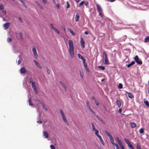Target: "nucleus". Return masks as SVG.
<instances>
[{
	"label": "nucleus",
	"instance_id": "nucleus-1",
	"mask_svg": "<svg viewBox=\"0 0 149 149\" xmlns=\"http://www.w3.org/2000/svg\"><path fill=\"white\" fill-rule=\"evenodd\" d=\"M68 44L69 46V52L72 58H73L74 56V47L73 42L72 40H70L68 41Z\"/></svg>",
	"mask_w": 149,
	"mask_h": 149
},
{
	"label": "nucleus",
	"instance_id": "nucleus-2",
	"mask_svg": "<svg viewBox=\"0 0 149 149\" xmlns=\"http://www.w3.org/2000/svg\"><path fill=\"white\" fill-rule=\"evenodd\" d=\"M31 84V85L32 88H33L34 91L36 94H37L38 93V91L36 87L35 82H32Z\"/></svg>",
	"mask_w": 149,
	"mask_h": 149
},
{
	"label": "nucleus",
	"instance_id": "nucleus-3",
	"mask_svg": "<svg viewBox=\"0 0 149 149\" xmlns=\"http://www.w3.org/2000/svg\"><path fill=\"white\" fill-rule=\"evenodd\" d=\"M134 60L138 64L141 65L142 64V61L139 59V57L137 56H136L135 57Z\"/></svg>",
	"mask_w": 149,
	"mask_h": 149
},
{
	"label": "nucleus",
	"instance_id": "nucleus-4",
	"mask_svg": "<svg viewBox=\"0 0 149 149\" xmlns=\"http://www.w3.org/2000/svg\"><path fill=\"white\" fill-rule=\"evenodd\" d=\"M50 25L51 26V28L55 32L57 33V34H59L60 33V32L59 31L54 27V25L52 23H51Z\"/></svg>",
	"mask_w": 149,
	"mask_h": 149
},
{
	"label": "nucleus",
	"instance_id": "nucleus-5",
	"mask_svg": "<svg viewBox=\"0 0 149 149\" xmlns=\"http://www.w3.org/2000/svg\"><path fill=\"white\" fill-rule=\"evenodd\" d=\"M10 23L9 22L6 23L3 25V26L4 28V29L6 30L8 29L9 27Z\"/></svg>",
	"mask_w": 149,
	"mask_h": 149
},
{
	"label": "nucleus",
	"instance_id": "nucleus-6",
	"mask_svg": "<svg viewBox=\"0 0 149 149\" xmlns=\"http://www.w3.org/2000/svg\"><path fill=\"white\" fill-rule=\"evenodd\" d=\"M40 104L42 106L43 108L46 111H47V107L45 105L44 103L42 101L40 102Z\"/></svg>",
	"mask_w": 149,
	"mask_h": 149
},
{
	"label": "nucleus",
	"instance_id": "nucleus-7",
	"mask_svg": "<svg viewBox=\"0 0 149 149\" xmlns=\"http://www.w3.org/2000/svg\"><path fill=\"white\" fill-rule=\"evenodd\" d=\"M97 8V12H102V9L101 6L100 5H99L98 4H96Z\"/></svg>",
	"mask_w": 149,
	"mask_h": 149
},
{
	"label": "nucleus",
	"instance_id": "nucleus-8",
	"mask_svg": "<svg viewBox=\"0 0 149 149\" xmlns=\"http://www.w3.org/2000/svg\"><path fill=\"white\" fill-rule=\"evenodd\" d=\"M43 133V135L45 138L47 139L49 137V134L47 132L44 131Z\"/></svg>",
	"mask_w": 149,
	"mask_h": 149
},
{
	"label": "nucleus",
	"instance_id": "nucleus-9",
	"mask_svg": "<svg viewBox=\"0 0 149 149\" xmlns=\"http://www.w3.org/2000/svg\"><path fill=\"white\" fill-rule=\"evenodd\" d=\"M32 51L33 52L34 56L36 58H37L38 57V55L37 53L36 49L35 48H33V49Z\"/></svg>",
	"mask_w": 149,
	"mask_h": 149
},
{
	"label": "nucleus",
	"instance_id": "nucleus-10",
	"mask_svg": "<svg viewBox=\"0 0 149 149\" xmlns=\"http://www.w3.org/2000/svg\"><path fill=\"white\" fill-rule=\"evenodd\" d=\"M81 47L82 48H84L85 46V41L84 40H83L82 38H81Z\"/></svg>",
	"mask_w": 149,
	"mask_h": 149
},
{
	"label": "nucleus",
	"instance_id": "nucleus-11",
	"mask_svg": "<svg viewBox=\"0 0 149 149\" xmlns=\"http://www.w3.org/2000/svg\"><path fill=\"white\" fill-rule=\"evenodd\" d=\"M26 72V71L24 67L22 68L20 70V72L21 74L25 73Z\"/></svg>",
	"mask_w": 149,
	"mask_h": 149
},
{
	"label": "nucleus",
	"instance_id": "nucleus-12",
	"mask_svg": "<svg viewBox=\"0 0 149 149\" xmlns=\"http://www.w3.org/2000/svg\"><path fill=\"white\" fill-rule=\"evenodd\" d=\"M33 62L37 67L40 68H42V67L40 65V64L36 60H34Z\"/></svg>",
	"mask_w": 149,
	"mask_h": 149
},
{
	"label": "nucleus",
	"instance_id": "nucleus-13",
	"mask_svg": "<svg viewBox=\"0 0 149 149\" xmlns=\"http://www.w3.org/2000/svg\"><path fill=\"white\" fill-rule=\"evenodd\" d=\"M35 2L36 4L39 7L40 9L42 10L43 9V7L40 3L36 1H35Z\"/></svg>",
	"mask_w": 149,
	"mask_h": 149
},
{
	"label": "nucleus",
	"instance_id": "nucleus-14",
	"mask_svg": "<svg viewBox=\"0 0 149 149\" xmlns=\"http://www.w3.org/2000/svg\"><path fill=\"white\" fill-rule=\"evenodd\" d=\"M97 137L100 140V141L102 144L103 145H104V142L101 137V136L100 135H98V136H97Z\"/></svg>",
	"mask_w": 149,
	"mask_h": 149
},
{
	"label": "nucleus",
	"instance_id": "nucleus-15",
	"mask_svg": "<svg viewBox=\"0 0 149 149\" xmlns=\"http://www.w3.org/2000/svg\"><path fill=\"white\" fill-rule=\"evenodd\" d=\"M62 116V119H63V121H64V122L65 123H66L67 125H68V123L67 120L66 119L65 116H65Z\"/></svg>",
	"mask_w": 149,
	"mask_h": 149
},
{
	"label": "nucleus",
	"instance_id": "nucleus-16",
	"mask_svg": "<svg viewBox=\"0 0 149 149\" xmlns=\"http://www.w3.org/2000/svg\"><path fill=\"white\" fill-rule=\"evenodd\" d=\"M62 116V119H63V121H64V122L65 123H66L67 125H68V123L67 120L66 119L65 116H65Z\"/></svg>",
	"mask_w": 149,
	"mask_h": 149
},
{
	"label": "nucleus",
	"instance_id": "nucleus-17",
	"mask_svg": "<svg viewBox=\"0 0 149 149\" xmlns=\"http://www.w3.org/2000/svg\"><path fill=\"white\" fill-rule=\"evenodd\" d=\"M104 64L107 65H109V64L108 62V59L107 57L104 58Z\"/></svg>",
	"mask_w": 149,
	"mask_h": 149
},
{
	"label": "nucleus",
	"instance_id": "nucleus-18",
	"mask_svg": "<svg viewBox=\"0 0 149 149\" xmlns=\"http://www.w3.org/2000/svg\"><path fill=\"white\" fill-rule=\"evenodd\" d=\"M77 56L80 59H81V60L83 61V60H85V59L84 58V57L81 55L80 54H77Z\"/></svg>",
	"mask_w": 149,
	"mask_h": 149
},
{
	"label": "nucleus",
	"instance_id": "nucleus-19",
	"mask_svg": "<svg viewBox=\"0 0 149 149\" xmlns=\"http://www.w3.org/2000/svg\"><path fill=\"white\" fill-rule=\"evenodd\" d=\"M28 103L29 106H33L34 105V104L32 102L31 100V98H29V99Z\"/></svg>",
	"mask_w": 149,
	"mask_h": 149
},
{
	"label": "nucleus",
	"instance_id": "nucleus-20",
	"mask_svg": "<svg viewBox=\"0 0 149 149\" xmlns=\"http://www.w3.org/2000/svg\"><path fill=\"white\" fill-rule=\"evenodd\" d=\"M116 104L118 107H120L121 105L120 102L119 100H117L116 101Z\"/></svg>",
	"mask_w": 149,
	"mask_h": 149
},
{
	"label": "nucleus",
	"instance_id": "nucleus-21",
	"mask_svg": "<svg viewBox=\"0 0 149 149\" xmlns=\"http://www.w3.org/2000/svg\"><path fill=\"white\" fill-rule=\"evenodd\" d=\"M68 31L71 33L72 35L74 36L75 35V33L70 28H68Z\"/></svg>",
	"mask_w": 149,
	"mask_h": 149
},
{
	"label": "nucleus",
	"instance_id": "nucleus-22",
	"mask_svg": "<svg viewBox=\"0 0 149 149\" xmlns=\"http://www.w3.org/2000/svg\"><path fill=\"white\" fill-rule=\"evenodd\" d=\"M126 93L127 94L128 97L131 98L133 97L134 96L131 93L126 92Z\"/></svg>",
	"mask_w": 149,
	"mask_h": 149
},
{
	"label": "nucleus",
	"instance_id": "nucleus-23",
	"mask_svg": "<svg viewBox=\"0 0 149 149\" xmlns=\"http://www.w3.org/2000/svg\"><path fill=\"white\" fill-rule=\"evenodd\" d=\"M131 127L132 128H134L135 127H136V124L132 122L130 123Z\"/></svg>",
	"mask_w": 149,
	"mask_h": 149
},
{
	"label": "nucleus",
	"instance_id": "nucleus-24",
	"mask_svg": "<svg viewBox=\"0 0 149 149\" xmlns=\"http://www.w3.org/2000/svg\"><path fill=\"white\" fill-rule=\"evenodd\" d=\"M135 63V62L134 61H132L131 63L127 65L126 66H127V67L128 68H129L131 65H134V64Z\"/></svg>",
	"mask_w": 149,
	"mask_h": 149
},
{
	"label": "nucleus",
	"instance_id": "nucleus-25",
	"mask_svg": "<svg viewBox=\"0 0 149 149\" xmlns=\"http://www.w3.org/2000/svg\"><path fill=\"white\" fill-rule=\"evenodd\" d=\"M35 82L34 80V79L32 77L30 78L29 79V82L30 84L32 83V82Z\"/></svg>",
	"mask_w": 149,
	"mask_h": 149
},
{
	"label": "nucleus",
	"instance_id": "nucleus-26",
	"mask_svg": "<svg viewBox=\"0 0 149 149\" xmlns=\"http://www.w3.org/2000/svg\"><path fill=\"white\" fill-rule=\"evenodd\" d=\"M149 41V36H147L146 38L145 39L144 42H145L147 43V42H148Z\"/></svg>",
	"mask_w": 149,
	"mask_h": 149
},
{
	"label": "nucleus",
	"instance_id": "nucleus-27",
	"mask_svg": "<svg viewBox=\"0 0 149 149\" xmlns=\"http://www.w3.org/2000/svg\"><path fill=\"white\" fill-rule=\"evenodd\" d=\"M60 84L64 87L65 90H66V88L65 84L62 81H60Z\"/></svg>",
	"mask_w": 149,
	"mask_h": 149
},
{
	"label": "nucleus",
	"instance_id": "nucleus-28",
	"mask_svg": "<svg viewBox=\"0 0 149 149\" xmlns=\"http://www.w3.org/2000/svg\"><path fill=\"white\" fill-rule=\"evenodd\" d=\"M79 18V16L77 14L75 15V20L76 22H77L78 21V19Z\"/></svg>",
	"mask_w": 149,
	"mask_h": 149
},
{
	"label": "nucleus",
	"instance_id": "nucleus-29",
	"mask_svg": "<svg viewBox=\"0 0 149 149\" xmlns=\"http://www.w3.org/2000/svg\"><path fill=\"white\" fill-rule=\"evenodd\" d=\"M124 141L127 145L130 143L129 140L126 138L124 139Z\"/></svg>",
	"mask_w": 149,
	"mask_h": 149
},
{
	"label": "nucleus",
	"instance_id": "nucleus-30",
	"mask_svg": "<svg viewBox=\"0 0 149 149\" xmlns=\"http://www.w3.org/2000/svg\"><path fill=\"white\" fill-rule=\"evenodd\" d=\"M128 146L129 148H130V149H134V148L133 146L130 143L127 145Z\"/></svg>",
	"mask_w": 149,
	"mask_h": 149
},
{
	"label": "nucleus",
	"instance_id": "nucleus-31",
	"mask_svg": "<svg viewBox=\"0 0 149 149\" xmlns=\"http://www.w3.org/2000/svg\"><path fill=\"white\" fill-rule=\"evenodd\" d=\"M105 132L106 134H107V135L109 137L111 136H112L110 134V133L108 131H107V130H105Z\"/></svg>",
	"mask_w": 149,
	"mask_h": 149
},
{
	"label": "nucleus",
	"instance_id": "nucleus-32",
	"mask_svg": "<svg viewBox=\"0 0 149 149\" xmlns=\"http://www.w3.org/2000/svg\"><path fill=\"white\" fill-rule=\"evenodd\" d=\"M105 132L106 134H107V135L109 137L111 136H112L110 134V133L108 131H107V130H105Z\"/></svg>",
	"mask_w": 149,
	"mask_h": 149
},
{
	"label": "nucleus",
	"instance_id": "nucleus-33",
	"mask_svg": "<svg viewBox=\"0 0 149 149\" xmlns=\"http://www.w3.org/2000/svg\"><path fill=\"white\" fill-rule=\"evenodd\" d=\"M98 68L102 70H104L105 69V67L104 66H100L98 67Z\"/></svg>",
	"mask_w": 149,
	"mask_h": 149
},
{
	"label": "nucleus",
	"instance_id": "nucleus-34",
	"mask_svg": "<svg viewBox=\"0 0 149 149\" xmlns=\"http://www.w3.org/2000/svg\"><path fill=\"white\" fill-rule=\"evenodd\" d=\"M84 1H82L79 4V5L78 6L79 7H80L82 6H83L84 4Z\"/></svg>",
	"mask_w": 149,
	"mask_h": 149
},
{
	"label": "nucleus",
	"instance_id": "nucleus-35",
	"mask_svg": "<svg viewBox=\"0 0 149 149\" xmlns=\"http://www.w3.org/2000/svg\"><path fill=\"white\" fill-rule=\"evenodd\" d=\"M91 124V125H92V130H93V131H94L95 130H96L95 128V126H94V124L93 123H92Z\"/></svg>",
	"mask_w": 149,
	"mask_h": 149
},
{
	"label": "nucleus",
	"instance_id": "nucleus-36",
	"mask_svg": "<svg viewBox=\"0 0 149 149\" xmlns=\"http://www.w3.org/2000/svg\"><path fill=\"white\" fill-rule=\"evenodd\" d=\"M79 72H80V74L81 76L82 77L84 76V74L83 72L82 71H79Z\"/></svg>",
	"mask_w": 149,
	"mask_h": 149
},
{
	"label": "nucleus",
	"instance_id": "nucleus-37",
	"mask_svg": "<svg viewBox=\"0 0 149 149\" xmlns=\"http://www.w3.org/2000/svg\"><path fill=\"white\" fill-rule=\"evenodd\" d=\"M103 58L107 57V55L105 52H104L103 53Z\"/></svg>",
	"mask_w": 149,
	"mask_h": 149
},
{
	"label": "nucleus",
	"instance_id": "nucleus-38",
	"mask_svg": "<svg viewBox=\"0 0 149 149\" xmlns=\"http://www.w3.org/2000/svg\"><path fill=\"white\" fill-rule=\"evenodd\" d=\"M144 103L145 104L146 106L148 107H149V103L147 100L144 101Z\"/></svg>",
	"mask_w": 149,
	"mask_h": 149
},
{
	"label": "nucleus",
	"instance_id": "nucleus-39",
	"mask_svg": "<svg viewBox=\"0 0 149 149\" xmlns=\"http://www.w3.org/2000/svg\"><path fill=\"white\" fill-rule=\"evenodd\" d=\"M60 113H61V115L62 116H64L65 115L63 110L62 109H60Z\"/></svg>",
	"mask_w": 149,
	"mask_h": 149
},
{
	"label": "nucleus",
	"instance_id": "nucleus-40",
	"mask_svg": "<svg viewBox=\"0 0 149 149\" xmlns=\"http://www.w3.org/2000/svg\"><path fill=\"white\" fill-rule=\"evenodd\" d=\"M139 132L140 133H142L144 132V129L143 128H141L140 129Z\"/></svg>",
	"mask_w": 149,
	"mask_h": 149
},
{
	"label": "nucleus",
	"instance_id": "nucleus-41",
	"mask_svg": "<svg viewBox=\"0 0 149 149\" xmlns=\"http://www.w3.org/2000/svg\"><path fill=\"white\" fill-rule=\"evenodd\" d=\"M94 131L95 132V134L97 136H98V135H99L98 134L99 131L97 130L96 129Z\"/></svg>",
	"mask_w": 149,
	"mask_h": 149
},
{
	"label": "nucleus",
	"instance_id": "nucleus-42",
	"mask_svg": "<svg viewBox=\"0 0 149 149\" xmlns=\"http://www.w3.org/2000/svg\"><path fill=\"white\" fill-rule=\"evenodd\" d=\"M118 88L119 89H121L123 88V85L122 84L120 83L119 84V85L118 86Z\"/></svg>",
	"mask_w": 149,
	"mask_h": 149
},
{
	"label": "nucleus",
	"instance_id": "nucleus-43",
	"mask_svg": "<svg viewBox=\"0 0 149 149\" xmlns=\"http://www.w3.org/2000/svg\"><path fill=\"white\" fill-rule=\"evenodd\" d=\"M95 116L97 118V119H98L99 120L102 121V120L100 118H99V117H98L97 115H95Z\"/></svg>",
	"mask_w": 149,
	"mask_h": 149
},
{
	"label": "nucleus",
	"instance_id": "nucleus-44",
	"mask_svg": "<svg viewBox=\"0 0 149 149\" xmlns=\"http://www.w3.org/2000/svg\"><path fill=\"white\" fill-rule=\"evenodd\" d=\"M83 63L84 64V67L86 66L87 65L86 63L85 62V59L83 61Z\"/></svg>",
	"mask_w": 149,
	"mask_h": 149
},
{
	"label": "nucleus",
	"instance_id": "nucleus-45",
	"mask_svg": "<svg viewBox=\"0 0 149 149\" xmlns=\"http://www.w3.org/2000/svg\"><path fill=\"white\" fill-rule=\"evenodd\" d=\"M136 149H141L140 146L138 144L136 145Z\"/></svg>",
	"mask_w": 149,
	"mask_h": 149
},
{
	"label": "nucleus",
	"instance_id": "nucleus-46",
	"mask_svg": "<svg viewBox=\"0 0 149 149\" xmlns=\"http://www.w3.org/2000/svg\"><path fill=\"white\" fill-rule=\"evenodd\" d=\"M84 67L87 72H89V71H90L88 69V68L87 65L86 66H85Z\"/></svg>",
	"mask_w": 149,
	"mask_h": 149
},
{
	"label": "nucleus",
	"instance_id": "nucleus-47",
	"mask_svg": "<svg viewBox=\"0 0 149 149\" xmlns=\"http://www.w3.org/2000/svg\"><path fill=\"white\" fill-rule=\"evenodd\" d=\"M127 38L126 36V35L123 36L122 37L123 40L124 41Z\"/></svg>",
	"mask_w": 149,
	"mask_h": 149
},
{
	"label": "nucleus",
	"instance_id": "nucleus-48",
	"mask_svg": "<svg viewBox=\"0 0 149 149\" xmlns=\"http://www.w3.org/2000/svg\"><path fill=\"white\" fill-rule=\"evenodd\" d=\"M33 100L35 102H38L40 103L41 101H40L37 98H35L33 99Z\"/></svg>",
	"mask_w": 149,
	"mask_h": 149
},
{
	"label": "nucleus",
	"instance_id": "nucleus-49",
	"mask_svg": "<svg viewBox=\"0 0 149 149\" xmlns=\"http://www.w3.org/2000/svg\"><path fill=\"white\" fill-rule=\"evenodd\" d=\"M12 40V39L10 38H8L7 39V41L8 42H10Z\"/></svg>",
	"mask_w": 149,
	"mask_h": 149
},
{
	"label": "nucleus",
	"instance_id": "nucleus-50",
	"mask_svg": "<svg viewBox=\"0 0 149 149\" xmlns=\"http://www.w3.org/2000/svg\"><path fill=\"white\" fill-rule=\"evenodd\" d=\"M109 137V138L110 139V141L114 140V139L113 138V137H112V136H110V137Z\"/></svg>",
	"mask_w": 149,
	"mask_h": 149
},
{
	"label": "nucleus",
	"instance_id": "nucleus-51",
	"mask_svg": "<svg viewBox=\"0 0 149 149\" xmlns=\"http://www.w3.org/2000/svg\"><path fill=\"white\" fill-rule=\"evenodd\" d=\"M109 137V138L110 139V141L114 140V139L113 138V137H112V136H110V137Z\"/></svg>",
	"mask_w": 149,
	"mask_h": 149
},
{
	"label": "nucleus",
	"instance_id": "nucleus-52",
	"mask_svg": "<svg viewBox=\"0 0 149 149\" xmlns=\"http://www.w3.org/2000/svg\"><path fill=\"white\" fill-rule=\"evenodd\" d=\"M99 15L100 16V17L102 18L103 17V15L102 13V12H99Z\"/></svg>",
	"mask_w": 149,
	"mask_h": 149
},
{
	"label": "nucleus",
	"instance_id": "nucleus-53",
	"mask_svg": "<svg viewBox=\"0 0 149 149\" xmlns=\"http://www.w3.org/2000/svg\"><path fill=\"white\" fill-rule=\"evenodd\" d=\"M19 35L21 38H22L23 34L22 33L20 32L19 33Z\"/></svg>",
	"mask_w": 149,
	"mask_h": 149
},
{
	"label": "nucleus",
	"instance_id": "nucleus-54",
	"mask_svg": "<svg viewBox=\"0 0 149 149\" xmlns=\"http://www.w3.org/2000/svg\"><path fill=\"white\" fill-rule=\"evenodd\" d=\"M50 147L51 149H55V147L53 145H51Z\"/></svg>",
	"mask_w": 149,
	"mask_h": 149
},
{
	"label": "nucleus",
	"instance_id": "nucleus-55",
	"mask_svg": "<svg viewBox=\"0 0 149 149\" xmlns=\"http://www.w3.org/2000/svg\"><path fill=\"white\" fill-rule=\"evenodd\" d=\"M67 8H69L70 7V6L68 1L67 2Z\"/></svg>",
	"mask_w": 149,
	"mask_h": 149
},
{
	"label": "nucleus",
	"instance_id": "nucleus-56",
	"mask_svg": "<svg viewBox=\"0 0 149 149\" xmlns=\"http://www.w3.org/2000/svg\"><path fill=\"white\" fill-rule=\"evenodd\" d=\"M4 9V6L2 5H0V10H2Z\"/></svg>",
	"mask_w": 149,
	"mask_h": 149
},
{
	"label": "nucleus",
	"instance_id": "nucleus-57",
	"mask_svg": "<svg viewBox=\"0 0 149 149\" xmlns=\"http://www.w3.org/2000/svg\"><path fill=\"white\" fill-rule=\"evenodd\" d=\"M18 19L21 22V23L23 22V20L22 19V18H20V17H19Z\"/></svg>",
	"mask_w": 149,
	"mask_h": 149
},
{
	"label": "nucleus",
	"instance_id": "nucleus-58",
	"mask_svg": "<svg viewBox=\"0 0 149 149\" xmlns=\"http://www.w3.org/2000/svg\"><path fill=\"white\" fill-rule=\"evenodd\" d=\"M118 143L119 144L120 147L123 146V145H122V143H121V142L120 141H119V142H118Z\"/></svg>",
	"mask_w": 149,
	"mask_h": 149
},
{
	"label": "nucleus",
	"instance_id": "nucleus-59",
	"mask_svg": "<svg viewBox=\"0 0 149 149\" xmlns=\"http://www.w3.org/2000/svg\"><path fill=\"white\" fill-rule=\"evenodd\" d=\"M95 104H96V105L98 106V105H99V102H98V101H97V100H95Z\"/></svg>",
	"mask_w": 149,
	"mask_h": 149
},
{
	"label": "nucleus",
	"instance_id": "nucleus-60",
	"mask_svg": "<svg viewBox=\"0 0 149 149\" xmlns=\"http://www.w3.org/2000/svg\"><path fill=\"white\" fill-rule=\"evenodd\" d=\"M86 105H87V107H90V105L89 104V102H88V101H86Z\"/></svg>",
	"mask_w": 149,
	"mask_h": 149
},
{
	"label": "nucleus",
	"instance_id": "nucleus-61",
	"mask_svg": "<svg viewBox=\"0 0 149 149\" xmlns=\"http://www.w3.org/2000/svg\"><path fill=\"white\" fill-rule=\"evenodd\" d=\"M113 146H115L116 147L118 146V145L116 143H114L112 144Z\"/></svg>",
	"mask_w": 149,
	"mask_h": 149
},
{
	"label": "nucleus",
	"instance_id": "nucleus-62",
	"mask_svg": "<svg viewBox=\"0 0 149 149\" xmlns=\"http://www.w3.org/2000/svg\"><path fill=\"white\" fill-rule=\"evenodd\" d=\"M88 109H89V110H90V111L91 112L93 110H92V109H91V108L90 106L89 107H88Z\"/></svg>",
	"mask_w": 149,
	"mask_h": 149
},
{
	"label": "nucleus",
	"instance_id": "nucleus-63",
	"mask_svg": "<svg viewBox=\"0 0 149 149\" xmlns=\"http://www.w3.org/2000/svg\"><path fill=\"white\" fill-rule=\"evenodd\" d=\"M84 3H85V5L86 6H87L88 5V3L87 1H86L85 2H84Z\"/></svg>",
	"mask_w": 149,
	"mask_h": 149
},
{
	"label": "nucleus",
	"instance_id": "nucleus-64",
	"mask_svg": "<svg viewBox=\"0 0 149 149\" xmlns=\"http://www.w3.org/2000/svg\"><path fill=\"white\" fill-rule=\"evenodd\" d=\"M42 1L43 2L45 3V4L47 3V1L46 0H42Z\"/></svg>",
	"mask_w": 149,
	"mask_h": 149
}]
</instances>
